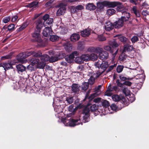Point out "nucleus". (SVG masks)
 <instances>
[{
  "label": "nucleus",
  "instance_id": "1",
  "mask_svg": "<svg viewBox=\"0 0 149 149\" xmlns=\"http://www.w3.org/2000/svg\"><path fill=\"white\" fill-rule=\"evenodd\" d=\"M95 65L99 69L96 73V75L95 76V78H97L99 77L105 71L108 67V64L107 62L99 61L95 63Z\"/></svg>",
  "mask_w": 149,
  "mask_h": 149
},
{
  "label": "nucleus",
  "instance_id": "2",
  "mask_svg": "<svg viewBox=\"0 0 149 149\" xmlns=\"http://www.w3.org/2000/svg\"><path fill=\"white\" fill-rule=\"evenodd\" d=\"M40 33V31L35 29L31 34L32 38V41L37 42L38 45L40 47L45 46V42L42 40Z\"/></svg>",
  "mask_w": 149,
  "mask_h": 149
},
{
  "label": "nucleus",
  "instance_id": "3",
  "mask_svg": "<svg viewBox=\"0 0 149 149\" xmlns=\"http://www.w3.org/2000/svg\"><path fill=\"white\" fill-rule=\"evenodd\" d=\"M116 2H111L107 1H104L102 2H98L96 3L97 10L99 11L103 10L104 7L106 6L108 8H114L116 6Z\"/></svg>",
  "mask_w": 149,
  "mask_h": 149
},
{
  "label": "nucleus",
  "instance_id": "4",
  "mask_svg": "<svg viewBox=\"0 0 149 149\" xmlns=\"http://www.w3.org/2000/svg\"><path fill=\"white\" fill-rule=\"evenodd\" d=\"M61 121L65 125L72 127L79 125L81 123L79 118L75 119L70 118L68 119L66 118H63Z\"/></svg>",
  "mask_w": 149,
  "mask_h": 149
},
{
  "label": "nucleus",
  "instance_id": "5",
  "mask_svg": "<svg viewBox=\"0 0 149 149\" xmlns=\"http://www.w3.org/2000/svg\"><path fill=\"white\" fill-rule=\"evenodd\" d=\"M113 100L116 102H119V103H121L120 109L126 106L127 100L124 96L122 95H114L112 96ZM127 106V105H126Z\"/></svg>",
  "mask_w": 149,
  "mask_h": 149
},
{
  "label": "nucleus",
  "instance_id": "6",
  "mask_svg": "<svg viewBox=\"0 0 149 149\" xmlns=\"http://www.w3.org/2000/svg\"><path fill=\"white\" fill-rule=\"evenodd\" d=\"M30 61L35 66H36L38 68H43L44 67V64L40 61L39 59L38 58L33 57L30 58Z\"/></svg>",
  "mask_w": 149,
  "mask_h": 149
},
{
  "label": "nucleus",
  "instance_id": "7",
  "mask_svg": "<svg viewBox=\"0 0 149 149\" xmlns=\"http://www.w3.org/2000/svg\"><path fill=\"white\" fill-rule=\"evenodd\" d=\"M78 55V53L77 51H74L72 52L69 55H67L65 57V59L66 61L69 63H72L75 57V56H77Z\"/></svg>",
  "mask_w": 149,
  "mask_h": 149
},
{
  "label": "nucleus",
  "instance_id": "8",
  "mask_svg": "<svg viewBox=\"0 0 149 149\" xmlns=\"http://www.w3.org/2000/svg\"><path fill=\"white\" fill-rule=\"evenodd\" d=\"M36 30L41 31V30L44 26V23L42 22V17H40L34 22Z\"/></svg>",
  "mask_w": 149,
  "mask_h": 149
},
{
  "label": "nucleus",
  "instance_id": "9",
  "mask_svg": "<svg viewBox=\"0 0 149 149\" xmlns=\"http://www.w3.org/2000/svg\"><path fill=\"white\" fill-rule=\"evenodd\" d=\"M104 49L105 50L109 51L113 55V58H114L116 56L118 52V50L112 49L111 47L109 45L104 46L103 47Z\"/></svg>",
  "mask_w": 149,
  "mask_h": 149
},
{
  "label": "nucleus",
  "instance_id": "10",
  "mask_svg": "<svg viewBox=\"0 0 149 149\" xmlns=\"http://www.w3.org/2000/svg\"><path fill=\"white\" fill-rule=\"evenodd\" d=\"M53 31L51 26L46 27L43 31V35L46 37H49L53 34Z\"/></svg>",
  "mask_w": 149,
  "mask_h": 149
},
{
  "label": "nucleus",
  "instance_id": "11",
  "mask_svg": "<svg viewBox=\"0 0 149 149\" xmlns=\"http://www.w3.org/2000/svg\"><path fill=\"white\" fill-rule=\"evenodd\" d=\"M63 4L61 3L59 5L60 8L56 12V15L60 16L64 14L66 8L65 7L63 6Z\"/></svg>",
  "mask_w": 149,
  "mask_h": 149
},
{
  "label": "nucleus",
  "instance_id": "12",
  "mask_svg": "<svg viewBox=\"0 0 149 149\" xmlns=\"http://www.w3.org/2000/svg\"><path fill=\"white\" fill-rule=\"evenodd\" d=\"M116 37H118L119 40L123 44H127L130 43L128 38L123 36L122 35L119 34L116 36Z\"/></svg>",
  "mask_w": 149,
  "mask_h": 149
},
{
  "label": "nucleus",
  "instance_id": "13",
  "mask_svg": "<svg viewBox=\"0 0 149 149\" xmlns=\"http://www.w3.org/2000/svg\"><path fill=\"white\" fill-rule=\"evenodd\" d=\"M124 22L125 21L121 18H118V20L113 23L115 28L119 29L122 27L124 25Z\"/></svg>",
  "mask_w": 149,
  "mask_h": 149
},
{
  "label": "nucleus",
  "instance_id": "14",
  "mask_svg": "<svg viewBox=\"0 0 149 149\" xmlns=\"http://www.w3.org/2000/svg\"><path fill=\"white\" fill-rule=\"evenodd\" d=\"M63 45L65 50L68 52H70L72 49V45L70 42L68 40L65 43H63Z\"/></svg>",
  "mask_w": 149,
  "mask_h": 149
},
{
  "label": "nucleus",
  "instance_id": "15",
  "mask_svg": "<svg viewBox=\"0 0 149 149\" xmlns=\"http://www.w3.org/2000/svg\"><path fill=\"white\" fill-rule=\"evenodd\" d=\"M116 83L117 85L120 87H123L124 85L127 86H130L132 84V83L129 81H126L123 83H121L120 81V80L119 79H118L116 81Z\"/></svg>",
  "mask_w": 149,
  "mask_h": 149
},
{
  "label": "nucleus",
  "instance_id": "16",
  "mask_svg": "<svg viewBox=\"0 0 149 149\" xmlns=\"http://www.w3.org/2000/svg\"><path fill=\"white\" fill-rule=\"evenodd\" d=\"M26 58L25 55L23 53V52L19 53L17 56V60L19 62L22 63L25 62Z\"/></svg>",
  "mask_w": 149,
  "mask_h": 149
},
{
  "label": "nucleus",
  "instance_id": "17",
  "mask_svg": "<svg viewBox=\"0 0 149 149\" xmlns=\"http://www.w3.org/2000/svg\"><path fill=\"white\" fill-rule=\"evenodd\" d=\"M122 16L121 18L125 22L128 21L130 17V14L128 12L125 10L123 11L122 12Z\"/></svg>",
  "mask_w": 149,
  "mask_h": 149
},
{
  "label": "nucleus",
  "instance_id": "18",
  "mask_svg": "<svg viewBox=\"0 0 149 149\" xmlns=\"http://www.w3.org/2000/svg\"><path fill=\"white\" fill-rule=\"evenodd\" d=\"M130 43L126 44L123 46V52H130L134 50L135 48L132 45H129Z\"/></svg>",
  "mask_w": 149,
  "mask_h": 149
},
{
  "label": "nucleus",
  "instance_id": "19",
  "mask_svg": "<svg viewBox=\"0 0 149 149\" xmlns=\"http://www.w3.org/2000/svg\"><path fill=\"white\" fill-rule=\"evenodd\" d=\"M109 56L108 53L106 51H103L99 55V57L102 60H106L108 59Z\"/></svg>",
  "mask_w": 149,
  "mask_h": 149
},
{
  "label": "nucleus",
  "instance_id": "20",
  "mask_svg": "<svg viewBox=\"0 0 149 149\" xmlns=\"http://www.w3.org/2000/svg\"><path fill=\"white\" fill-rule=\"evenodd\" d=\"M91 30L87 28L81 31V36L84 37H87L89 36L91 33Z\"/></svg>",
  "mask_w": 149,
  "mask_h": 149
},
{
  "label": "nucleus",
  "instance_id": "21",
  "mask_svg": "<svg viewBox=\"0 0 149 149\" xmlns=\"http://www.w3.org/2000/svg\"><path fill=\"white\" fill-rule=\"evenodd\" d=\"M1 65L5 70H6V69L8 70L10 68H12L13 67L11 61L10 60H9L8 62H5L1 63Z\"/></svg>",
  "mask_w": 149,
  "mask_h": 149
},
{
  "label": "nucleus",
  "instance_id": "22",
  "mask_svg": "<svg viewBox=\"0 0 149 149\" xmlns=\"http://www.w3.org/2000/svg\"><path fill=\"white\" fill-rule=\"evenodd\" d=\"M80 38V35L77 33H73L70 37V40L71 41L75 42L78 40Z\"/></svg>",
  "mask_w": 149,
  "mask_h": 149
},
{
  "label": "nucleus",
  "instance_id": "23",
  "mask_svg": "<svg viewBox=\"0 0 149 149\" xmlns=\"http://www.w3.org/2000/svg\"><path fill=\"white\" fill-rule=\"evenodd\" d=\"M39 2L37 1H33L27 5V7L30 8H38L39 6Z\"/></svg>",
  "mask_w": 149,
  "mask_h": 149
},
{
  "label": "nucleus",
  "instance_id": "24",
  "mask_svg": "<svg viewBox=\"0 0 149 149\" xmlns=\"http://www.w3.org/2000/svg\"><path fill=\"white\" fill-rule=\"evenodd\" d=\"M107 24L104 26L105 30L107 31H110L112 30L113 28H115V26L114 23L113 24L110 22H107Z\"/></svg>",
  "mask_w": 149,
  "mask_h": 149
},
{
  "label": "nucleus",
  "instance_id": "25",
  "mask_svg": "<svg viewBox=\"0 0 149 149\" xmlns=\"http://www.w3.org/2000/svg\"><path fill=\"white\" fill-rule=\"evenodd\" d=\"M95 94L93 93L91 94L88 98V99L90 101H92L93 100L94 102L95 103H98L101 101V98L100 97H97L95 99H94L95 97Z\"/></svg>",
  "mask_w": 149,
  "mask_h": 149
},
{
  "label": "nucleus",
  "instance_id": "26",
  "mask_svg": "<svg viewBox=\"0 0 149 149\" xmlns=\"http://www.w3.org/2000/svg\"><path fill=\"white\" fill-rule=\"evenodd\" d=\"M111 2H116L117 4L116 6L114 7V8L117 6L116 10L118 12L123 11V7L121 6L122 3L118 1H111Z\"/></svg>",
  "mask_w": 149,
  "mask_h": 149
},
{
  "label": "nucleus",
  "instance_id": "27",
  "mask_svg": "<svg viewBox=\"0 0 149 149\" xmlns=\"http://www.w3.org/2000/svg\"><path fill=\"white\" fill-rule=\"evenodd\" d=\"M132 13L135 14L136 17H140L141 15L139 13V11L137 10V8L136 6H133L132 8Z\"/></svg>",
  "mask_w": 149,
  "mask_h": 149
},
{
  "label": "nucleus",
  "instance_id": "28",
  "mask_svg": "<svg viewBox=\"0 0 149 149\" xmlns=\"http://www.w3.org/2000/svg\"><path fill=\"white\" fill-rule=\"evenodd\" d=\"M16 68L19 72H22L25 71L26 67L21 64H19L16 66Z\"/></svg>",
  "mask_w": 149,
  "mask_h": 149
},
{
  "label": "nucleus",
  "instance_id": "29",
  "mask_svg": "<svg viewBox=\"0 0 149 149\" xmlns=\"http://www.w3.org/2000/svg\"><path fill=\"white\" fill-rule=\"evenodd\" d=\"M118 86H111V85H110L108 86V90L109 91H112V92H117L119 91V88L118 87Z\"/></svg>",
  "mask_w": 149,
  "mask_h": 149
},
{
  "label": "nucleus",
  "instance_id": "30",
  "mask_svg": "<svg viewBox=\"0 0 149 149\" xmlns=\"http://www.w3.org/2000/svg\"><path fill=\"white\" fill-rule=\"evenodd\" d=\"M71 89L72 91L74 93H77L80 91L79 86L78 84H72L71 86Z\"/></svg>",
  "mask_w": 149,
  "mask_h": 149
},
{
  "label": "nucleus",
  "instance_id": "31",
  "mask_svg": "<svg viewBox=\"0 0 149 149\" xmlns=\"http://www.w3.org/2000/svg\"><path fill=\"white\" fill-rule=\"evenodd\" d=\"M96 8V6L93 3H88L86 6V9L90 11L94 10Z\"/></svg>",
  "mask_w": 149,
  "mask_h": 149
},
{
  "label": "nucleus",
  "instance_id": "32",
  "mask_svg": "<svg viewBox=\"0 0 149 149\" xmlns=\"http://www.w3.org/2000/svg\"><path fill=\"white\" fill-rule=\"evenodd\" d=\"M49 56L47 54L42 55L40 57L41 62L44 63V62L49 61ZM43 63L44 64V63Z\"/></svg>",
  "mask_w": 149,
  "mask_h": 149
},
{
  "label": "nucleus",
  "instance_id": "33",
  "mask_svg": "<svg viewBox=\"0 0 149 149\" xmlns=\"http://www.w3.org/2000/svg\"><path fill=\"white\" fill-rule=\"evenodd\" d=\"M12 86L15 89H17L19 88V82L16 81H12Z\"/></svg>",
  "mask_w": 149,
  "mask_h": 149
},
{
  "label": "nucleus",
  "instance_id": "34",
  "mask_svg": "<svg viewBox=\"0 0 149 149\" xmlns=\"http://www.w3.org/2000/svg\"><path fill=\"white\" fill-rule=\"evenodd\" d=\"M14 53L13 52H10L6 56H3L1 57L2 60H5L6 59H10L12 58Z\"/></svg>",
  "mask_w": 149,
  "mask_h": 149
},
{
  "label": "nucleus",
  "instance_id": "35",
  "mask_svg": "<svg viewBox=\"0 0 149 149\" xmlns=\"http://www.w3.org/2000/svg\"><path fill=\"white\" fill-rule=\"evenodd\" d=\"M116 12V10L113 8L108 9L106 11V13L109 16H111L114 14Z\"/></svg>",
  "mask_w": 149,
  "mask_h": 149
},
{
  "label": "nucleus",
  "instance_id": "36",
  "mask_svg": "<svg viewBox=\"0 0 149 149\" xmlns=\"http://www.w3.org/2000/svg\"><path fill=\"white\" fill-rule=\"evenodd\" d=\"M119 78L120 79V81L121 82L122 81L125 82L126 80H131L132 79V78H128L126 77H124L122 75H120L119 76Z\"/></svg>",
  "mask_w": 149,
  "mask_h": 149
},
{
  "label": "nucleus",
  "instance_id": "37",
  "mask_svg": "<svg viewBox=\"0 0 149 149\" xmlns=\"http://www.w3.org/2000/svg\"><path fill=\"white\" fill-rule=\"evenodd\" d=\"M82 61H87L90 60L89 55L88 54H83L81 56Z\"/></svg>",
  "mask_w": 149,
  "mask_h": 149
},
{
  "label": "nucleus",
  "instance_id": "38",
  "mask_svg": "<svg viewBox=\"0 0 149 149\" xmlns=\"http://www.w3.org/2000/svg\"><path fill=\"white\" fill-rule=\"evenodd\" d=\"M90 109L87 107H86L84 109L82 113L84 115H90Z\"/></svg>",
  "mask_w": 149,
  "mask_h": 149
},
{
  "label": "nucleus",
  "instance_id": "39",
  "mask_svg": "<svg viewBox=\"0 0 149 149\" xmlns=\"http://www.w3.org/2000/svg\"><path fill=\"white\" fill-rule=\"evenodd\" d=\"M110 45L111 46L112 49H116V50H118V49H117L116 48L118 46V44L117 43V42L115 41H113V42H112L111 43H109Z\"/></svg>",
  "mask_w": 149,
  "mask_h": 149
},
{
  "label": "nucleus",
  "instance_id": "40",
  "mask_svg": "<svg viewBox=\"0 0 149 149\" xmlns=\"http://www.w3.org/2000/svg\"><path fill=\"white\" fill-rule=\"evenodd\" d=\"M110 107L111 110L113 111L118 110L121 109H120V107L118 105L117 106L115 104H112Z\"/></svg>",
  "mask_w": 149,
  "mask_h": 149
},
{
  "label": "nucleus",
  "instance_id": "41",
  "mask_svg": "<svg viewBox=\"0 0 149 149\" xmlns=\"http://www.w3.org/2000/svg\"><path fill=\"white\" fill-rule=\"evenodd\" d=\"M50 40L54 42L58 40L59 38L57 36L52 35V34L50 36Z\"/></svg>",
  "mask_w": 149,
  "mask_h": 149
},
{
  "label": "nucleus",
  "instance_id": "42",
  "mask_svg": "<svg viewBox=\"0 0 149 149\" xmlns=\"http://www.w3.org/2000/svg\"><path fill=\"white\" fill-rule=\"evenodd\" d=\"M33 55L34 57L36 58L40 57H41L42 55V53L40 51H39L36 52L34 51V53H33Z\"/></svg>",
  "mask_w": 149,
  "mask_h": 149
},
{
  "label": "nucleus",
  "instance_id": "43",
  "mask_svg": "<svg viewBox=\"0 0 149 149\" xmlns=\"http://www.w3.org/2000/svg\"><path fill=\"white\" fill-rule=\"evenodd\" d=\"M125 52H123L122 51V53L119 56V60L121 61H123L124 60L126 59L127 56L125 55Z\"/></svg>",
  "mask_w": 149,
  "mask_h": 149
},
{
  "label": "nucleus",
  "instance_id": "44",
  "mask_svg": "<svg viewBox=\"0 0 149 149\" xmlns=\"http://www.w3.org/2000/svg\"><path fill=\"white\" fill-rule=\"evenodd\" d=\"M33 53H34V51H28L26 52H23V53H24L26 58H27L31 55H33Z\"/></svg>",
  "mask_w": 149,
  "mask_h": 149
},
{
  "label": "nucleus",
  "instance_id": "45",
  "mask_svg": "<svg viewBox=\"0 0 149 149\" xmlns=\"http://www.w3.org/2000/svg\"><path fill=\"white\" fill-rule=\"evenodd\" d=\"M89 86V84L88 82H84L81 85L82 89L85 91L88 88Z\"/></svg>",
  "mask_w": 149,
  "mask_h": 149
},
{
  "label": "nucleus",
  "instance_id": "46",
  "mask_svg": "<svg viewBox=\"0 0 149 149\" xmlns=\"http://www.w3.org/2000/svg\"><path fill=\"white\" fill-rule=\"evenodd\" d=\"M59 60L58 57L56 56H52L51 57H49V61L50 62H54Z\"/></svg>",
  "mask_w": 149,
  "mask_h": 149
},
{
  "label": "nucleus",
  "instance_id": "47",
  "mask_svg": "<svg viewBox=\"0 0 149 149\" xmlns=\"http://www.w3.org/2000/svg\"><path fill=\"white\" fill-rule=\"evenodd\" d=\"M123 92L125 94L126 96H129L130 95V91L127 88H124L123 90Z\"/></svg>",
  "mask_w": 149,
  "mask_h": 149
},
{
  "label": "nucleus",
  "instance_id": "48",
  "mask_svg": "<svg viewBox=\"0 0 149 149\" xmlns=\"http://www.w3.org/2000/svg\"><path fill=\"white\" fill-rule=\"evenodd\" d=\"M90 115H84L83 118V122L86 123L89 122L90 120Z\"/></svg>",
  "mask_w": 149,
  "mask_h": 149
},
{
  "label": "nucleus",
  "instance_id": "49",
  "mask_svg": "<svg viewBox=\"0 0 149 149\" xmlns=\"http://www.w3.org/2000/svg\"><path fill=\"white\" fill-rule=\"evenodd\" d=\"M90 60L94 61L97 58V55L94 53H92L89 55Z\"/></svg>",
  "mask_w": 149,
  "mask_h": 149
},
{
  "label": "nucleus",
  "instance_id": "50",
  "mask_svg": "<svg viewBox=\"0 0 149 149\" xmlns=\"http://www.w3.org/2000/svg\"><path fill=\"white\" fill-rule=\"evenodd\" d=\"M95 78L93 76H91L88 80L89 84L91 85H93L95 82Z\"/></svg>",
  "mask_w": 149,
  "mask_h": 149
},
{
  "label": "nucleus",
  "instance_id": "51",
  "mask_svg": "<svg viewBox=\"0 0 149 149\" xmlns=\"http://www.w3.org/2000/svg\"><path fill=\"white\" fill-rule=\"evenodd\" d=\"M97 109L98 107L95 104H93L90 107V109L91 112L96 111L97 110Z\"/></svg>",
  "mask_w": 149,
  "mask_h": 149
},
{
  "label": "nucleus",
  "instance_id": "52",
  "mask_svg": "<svg viewBox=\"0 0 149 149\" xmlns=\"http://www.w3.org/2000/svg\"><path fill=\"white\" fill-rule=\"evenodd\" d=\"M102 103V106L106 108L108 107L110 105L109 102L107 100H104Z\"/></svg>",
  "mask_w": 149,
  "mask_h": 149
},
{
  "label": "nucleus",
  "instance_id": "53",
  "mask_svg": "<svg viewBox=\"0 0 149 149\" xmlns=\"http://www.w3.org/2000/svg\"><path fill=\"white\" fill-rule=\"evenodd\" d=\"M15 25L13 24H11L8 26V29L9 31H12L15 29Z\"/></svg>",
  "mask_w": 149,
  "mask_h": 149
},
{
  "label": "nucleus",
  "instance_id": "54",
  "mask_svg": "<svg viewBox=\"0 0 149 149\" xmlns=\"http://www.w3.org/2000/svg\"><path fill=\"white\" fill-rule=\"evenodd\" d=\"M73 97H74L71 96L67 97L66 98V100L69 104H72L73 102Z\"/></svg>",
  "mask_w": 149,
  "mask_h": 149
},
{
  "label": "nucleus",
  "instance_id": "55",
  "mask_svg": "<svg viewBox=\"0 0 149 149\" xmlns=\"http://www.w3.org/2000/svg\"><path fill=\"white\" fill-rule=\"evenodd\" d=\"M97 38L100 41H103L106 40V37H104L103 34L99 35L97 37Z\"/></svg>",
  "mask_w": 149,
  "mask_h": 149
},
{
  "label": "nucleus",
  "instance_id": "56",
  "mask_svg": "<svg viewBox=\"0 0 149 149\" xmlns=\"http://www.w3.org/2000/svg\"><path fill=\"white\" fill-rule=\"evenodd\" d=\"M35 67H36V66L33 63H31L30 64L27 66L26 68L29 70L32 71L34 70Z\"/></svg>",
  "mask_w": 149,
  "mask_h": 149
},
{
  "label": "nucleus",
  "instance_id": "57",
  "mask_svg": "<svg viewBox=\"0 0 149 149\" xmlns=\"http://www.w3.org/2000/svg\"><path fill=\"white\" fill-rule=\"evenodd\" d=\"M103 51L102 48L97 47H95V53L100 54Z\"/></svg>",
  "mask_w": 149,
  "mask_h": 149
},
{
  "label": "nucleus",
  "instance_id": "58",
  "mask_svg": "<svg viewBox=\"0 0 149 149\" xmlns=\"http://www.w3.org/2000/svg\"><path fill=\"white\" fill-rule=\"evenodd\" d=\"M139 40L138 37L136 36H133L131 39V40L132 43H134Z\"/></svg>",
  "mask_w": 149,
  "mask_h": 149
},
{
  "label": "nucleus",
  "instance_id": "59",
  "mask_svg": "<svg viewBox=\"0 0 149 149\" xmlns=\"http://www.w3.org/2000/svg\"><path fill=\"white\" fill-rule=\"evenodd\" d=\"M145 77V76L143 74H138L136 75V79H142L143 80L144 79V77Z\"/></svg>",
  "mask_w": 149,
  "mask_h": 149
},
{
  "label": "nucleus",
  "instance_id": "60",
  "mask_svg": "<svg viewBox=\"0 0 149 149\" xmlns=\"http://www.w3.org/2000/svg\"><path fill=\"white\" fill-rule=\"evenodd\" d=\"M10 19V16L6 17H4L3 19V22L5 23H6L9 22Z\"/></svg>",
  "mask_w": 149,
  "mask_h": 149
},
{
  "label": "nucleus",
  "instance_id": "61",
  "mask_svg": "<svg viewBox=\"0 0 149 149\" xmlns=\"http://www.w3.org/2000/svg\"><path fill=\"white\" fill-rule=\"evenodd\" d=\"M65 53H60L58 55V60L60 59H62L64 58H65V57L66 56Z\"/></svg>",
  "mask_w": 149,
  "mask_h": 149
},
{
  "label": "nucleus",
  "instance_id": "62",
  "mask_svg": "<svg viewBox=\"0 0 149 149\" xmlns=\"http://www.w3.org/2000/svg\"><path fill=\"white\" fill-rule=\"evenodd\" d=\"M123 66L119 65L117 67V72L118 73L121 72L123 69Z\"/></svg>",
  "mask_w": 149,
  "mask_h": 149
},
{
  "label": "nucleus",
  "instance_id": "63",
  "mask_svg": "<svg viewBox=\"0 0 149 149\" xmlns=\"http://www.w3.org/2000/svg\"><path fill=\"white\" fill-rule=\"evenodd\" d=\"M138 0H129V2L133 4L137 5L139 4Z\"/></svg>",
  "mask_w": 149,
  "mask_h": 149
},
{
  "label": "nucleus",
  "instance_id": "64",
  "mask_svg": "<svg viewBox=\"0 0 149 149\" xmlns=\"http://www.w3.org/2000/svg\"><path fill=\"white\" fill-rule=\"evenodd\" d=\"M95 47H91L88 49L87 50L89 52L95 53Z\"/></svg>",
  "mask_w": 149,
  "mask_h": 149
}]
</instances>
